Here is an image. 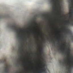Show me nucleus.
<instances>
[{
  "mask_svg": "<svg viewBox=\"0 0 73 73\" xmlns=\"http://www.w3.org/2000/svg\"><path fill=\"white\" fill-rule=\"evenodd\" d=\"M37 40H38L37 39Z\"/></svg>",
  "mask_w": 73,
  "mask_h": 73,
  "instance_id": "cd10ccee",
  "label": "nucleus"
},
{
  "mask_svg": "<svg viewBox=\"0 0 73 73\" xmlns=\"http://www.w3.org/2000/svg\"><path fill=\"white\" fill-rule=\"evenodd\" d=\"M71 2L73 3V1H71Z\"/></svg>",
  "mask_w": 73,
  "mask_h": 73,
  "instance_id": "dca6fc26",
  "label": "nucleus"
},
{
  "mask_svg": "<svg viewBox=\"0 0 73 73\" xmlns=\"http://www.w3.org/2000/svg\"><path fill=\"white\" fill-rule=\"evenodd\" d=\"M31 23L33 24L34 25H35V24H36V23H35V21H34V22H31Z\"/></svg>",
  "mask_w": 73,
  "mask_h": 73,
  "instance_id": "9d476101",
  "label": "nucleus"
},
{
  "mask_svg": "<svg viewBox=\"0 0 73 73\" xmlns=\"http://www.w3.org/2000/svg\"><path fill=\"white\" fill-rule=\"evenodd\" d=\"M60 17H61V15H60Z\"/></svg>",
  "mask_w": 73,
  "mask_h": 73,
  "instance_id": "b1692460",
  "label": "nucleus"
},
{
  "mask_svg": "<svg viewBox=\"0 0 73 73\" xmlns=\"http://www.w3.org/2000/svg\"><path fill=\"white\" fill-rule=\"evenodd\" d=\"M42 48H40V55L41 56L42 54Z\"/></svg>",
  "mask_w": 73,
  "mask_h": 73,
  "instance_id": "423d86ee",
  "label": "nucleus"
},
{
  "mask_svg": "<svg viewBox=\"0 0 73 73\" xmlns=\"http://www.w3.org/2000/svg\"><path fill=\"white\" fill-rule=\"evenodd\" d=\"M72 61H73V60Z\"/></svg>",
  "mask_w": 73,
  "mask_h": 73,
  "instance_id": "4be33fe9",
  "label": "nucleus"
},
{
  "mask_svg": "<svg viewBox=\"0 0 73 73\" xmlns=\"http://www.w3.org/2000/svg\"><path fill=\"white\" fill-rule=\"evenodd\" d=\"M3 62L5 63V65L6 66L5 67V69L4 70V72H5V73H9V69L8 68V65L6 59L4 60Z\"/></svg>",
  "mask_w": 73,
  "mask_h": 73,
  "instance_id": "7ed1b4c3",
  "label": "nucleus"
},
{
  "mask_svg": "<svg viewBox=\"0 0 73 73\" xmlns=\"http://www.w3.org/2000/svg\"><path fill=\"white\" fill-rule=\"evenodd\" d=\"M19 60H21V57H20V58H19Z\"/></svg>",
  "mask_w": 73,
  "mask_h": 73,
  "instance_id": "4468645a",
  "label": "nucleus"
},
{
  "mask_svg": "<svg viewBox=\"0 0 73 73\" xmlns=\"http://www.w3.org/2000/svg\"><path fill=\"white\" fill-rule=\"evenodd\" d=\"M30 44H31V43H30Z\"/></svg>",
  "mask_w": 73,
  "mask_h": 73,
  "instance_id": "5701e85b",
  "label": "nucleus"
},
{
  "mask_svg": "<svg viewBox=\"0 0 73 73\" xmlns=\"http://www.w3.org/2000/svg\"><path fill=\"white\" fill-rule=\"evenodd\" d=\"M20 71H21L20 70Z\"/></svg>",
  "mask_w": 73,
  "mask_h": 73,
  "instance_id": "a878e982",
  "label": "nucleus"
},
{
  "mask_svg": "<svg viewBox=\"0 0 73 73\" xmlns=\"http://www.w3.org/2000/svg\"><path fill=\"white\" fill-rule=\"evenodd\" d=\"M59 62L60 64H61L62 63V61L61 60H60Z\"/></svg>",
  "mask_w": 73,
  "mask_h": 73,
  "instance_id": "9b49d317",
  "label": "nucleus"
},
{
  "mask_svg": "<svg viewBox=\"0 0 73 73\" xmlns=\"http://www.w3.org/2000/svg\"><path fill=\"white\" fill-rule=\"evenodd\" d=\"M70 11L71 12L69 14L70 15V19L71 20L72 23H70L69 21H68V23L69 24V25H71L73 26V15L72 14L73 13V11L72 10H70Z\"/></svg>",
  "mask_w": 73,
  "mask_h": 73,
  "instance_id": "f257e3e1",
  "label": "nucleus"
},
{
  "mask_svg": "<svg viewBox=\"0 0 73 73\" xmlns=\"http://www.w3.org/2000/svg\"><path fill=\"white\" fill-rule=\"evenodd\" d=\"M30 42H31V40H30Z\"/></svg>",
  "mask_w": 73,
  "mask_h": 73,
  "instance_id": "412c9836",
  "label": "nucleus"
},
{
  "mask_svg": "<svg viewBox=\"0 0 73 73\" xmlns=\"http://www.w3.org/2000/svg\"><path fill=\"white\" fill-rule=\"evenodd\" d=\"M73 67V66H70V68L68 69V70H68V73H70V68H72Z\"/></svg>",
  "mask_w": 73,
  "mask_h": 73,
  "instance_id": "0eeeda50",
  "label": "nucleus"
},
{
  "mask_svg": "<svg viewBox=\"0 0 73 73\" xmlns=\"http://www.w3.org/2000/svg\"><path fill=\"white\" fill-rule=\"evenodd\" d=\"M69 6H70V8H72V7H71V5H69Z\"/></svg>",
  "mask_w": 73,
  "mask_h": 73,
  "instance_id": "ddd939ff",
  "label": "nucleus"
},
{
  "mask_svg": "<svg viewBox=\"0 0 73 73\" xmlns=\"http://www.w3.org/2000/svg\"><path fill=\"white\" fill-rule=\"evenodd\" d=\"M70 50L69 49H68L67 50V52L66 53L67 54H68V56H69V57H71V56H70Z\"/></svg>",
  "mask_w": 73,
  "mask_h": 73,
  "instance_id": "39448f33",
  "label": "nucleus"
},
{
  "mask_svg": "<svg viewBox=\"0 0 73 73\" xmlns=\"http://www.w3.org/2000/svg\"><path fill=\"white\" fill-rule=\"evenodd\" d=\"M73 40V38H72Z\"/></svg>",
  "mask_w": 73,
  "mask_h": 73,
  "instance_id": "393cba45",
  "label": "nucleus"
},
{
  "mask_svg": "<svg viewBox=\"0 0 73 73\" xmlns=\"http://www.w3.org/2000/svg\"><path fill=\"white\" fill-rule=\"evenodd\" d=\"M63 45L64 46H65V45L64 44H63Z\"/></svg>",
  "mask_w": 73,
  "mask_h": 73,
  "instance_id": "f3484780",
  "label": "nucleus"
},
{
  "mask_svg": "<svg viewBox=\"0 0 73 73\" xmlns=\"http://www.w3.org/2000/svg\"><path fill=\"white\" fill-rule=\"evenodd\" d=\"M11 27L14 30L16 31V32H17V33L18 34V35H17V37H18L19 38H20V35L19 34V30L17 28L15 25H11Z\"/></svg>",
  "mask_w": 73,
  "mask_h": 73,
  "instance_id": "f03ea898",
  "label": "nucleus"
},
{
  "mask_svg": "<svg viewBox=\"0 0 73 73\" xmlns=\"http://www.w3.org/2000/svg\"><path fill=\"white\" fill-rule=\"evenodd\" d=\"M0 19H1V16H0Z\"/></svg>",
  "mask_w": 73,
  "mask_h": 73,
  "instance_id": "a211bd4d",
  "label": "nucleus"
},
{
  "mask_svg": "<svg viewBox=\"0 0 73 73\" xmlns=\"http://www.w3.org/2000/svg\"><path fill=\"white\" fill-rule=\"evenodd\" d=\"M66 32L67 33H68L69 34H70L71 35H72V34L71 31H66Z\"/></svg>",
  "mask_w": 73,
  "mask_h": 73,
  "instance_id": "6e6552de",
  "label": "nucleus"
},
{
  "mask_svg": "<svg viewBox=\"0 0 73 73\" xmlns=\"http://www.w3.org/2000/svg\"><path fill=\"white\" fill-rule=\"evenodd\" d=\"M57 0H51L50 1L51 2L53 5V7H55V8H56V5L55 4Z\"/></svg>",
  "mask_w": 73,
  "mask_h": 73,
  "instance_id": "20e7f679",
  "label": "nucleus"
},
{
  "mask_svg": "<svg viewBox=\"0 0 73 73\" xmlns=\"http://www.w3.org/2000/svg\"><path fill=\"white\" fill-rule=\"evenodd\" d=\"M53 9H55V8H54H54H53Z\"/></svg>",
  "mask_w": 73,
  "mask_h": 73,
  "instance_id": "6ab92c4d",
  "label": "nucleus"
},
{
  "mask_svg": "<svg viewBox=\"0 0 73 73\" xmlns=\"http://www.w3.org/2000/svg\"><path fill=\"white\" fill-rule=\"evenodd\" d=\"M21 49H22V51L23 52L24 49V47L23 46L21 48Z\"/></svg>",
  "mask_w": 73,
  "mask_h": 73,
  "instance_id": "1a4fd4ad",
  "label": "nucleus"
},
{
  "mask_svg": "<svg viewBox=\"0 0 73 73\" xmlns=\"http://www.w3.org/2000/svg\"><path fill=\"white\" fill-rule=\"evenodd\" d=\"M61 49H62V51L64 50H65V48H61Z\"/></svg>",
  "mask_w": 73,
  "mask_h": 73,
  "instance_id": "f8f14e48",
  "label": "nucleus"
},
{
  "mask_svg": "<svg viewBox=\"0 0 73 73\" xmlns=\"http://www.w3.org/2000/svg\"><path fill=\"white\" fill-rule=\"evenodd\" d=\"M41 33H42V31H41Z\"/></svg>",
  "mask_w": 73,
  "mask_h": 73,
  "instance_id": "aec40b11",
  "label": "nucleus"
},
{
  "mask_svg": "<svg viewBox=\"0 0 73 73\" xmlns=\"http://www.w3.org/2000/svg\"><path fill=\"white\" fill-rule=\"evenodd\" d=\"M61 15L60 14H59L58 16H61Z\"/></svg>",
  "mask_w": 73,
  "mask_h": 73,
  "instance_id": "2eb2a0df",
  "label": "nucleus"
},
{
  "mask_svg": "<svg viewBox=\"0 0 73 73\" xmlns=\"http://www.w3.org/2000/svg\"><path fill=\"white\" fill-rule=\"evenodd\" d=\"M61 36L62 37V36Z\"/></svg>",
  "mask_w": 73,
  "mask_h": 73,
  "instance_id": "bb28decb",
  "label": "nucleus"
}]
</instances>
